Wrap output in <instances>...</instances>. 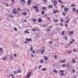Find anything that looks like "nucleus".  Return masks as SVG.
Wrapping results in <instances>:
<instances>
[{
	"mask_svg": "<svg viewBox=\"0 0 78 78\" xmlns=\"http://www.w3.org/2000/svg\"><path fill=\"white\" fill-rule=\"evenodd\" d=\"M31 76V72H29L27 74V76H25V78H30V76Z\"/></svg>",
	"mask_w": 78,
	"mask_h": 78,
	"instance_id": "obj_1",
	"label": "nucleus"
},
{
	"mask_svg": "<svg viewBox=\"0 0 78 78\" xmlns=\"http://www.w3.org/2000/svg\"><path fill=\"white\" fill-rule=\"evenodd\" d=\"M33 8H34V9H36V11L37 12H39V10L37 9H38V7L36 6H34L33 7Z\"/></svg>",
	"mask_w": 78,
	"mask_h": 78,
	"instance_id": "obj_2",
	"label": "nucleus"
},
{
	"mask_svg": "<svg viewBox=\"0 0 78 78\" xmlns=\"http://www.w3.org/2000/svg\"><path fill=\"white\" fill-rule=\"evenodd\" d=\"M69 9L67 8V7H65L64 8V11H65V12H67L69 10Z\"/></svg>",
	"mask_w": 78,
	"mask_h": 78,
	"instance_id": "obj_3",
	"label": "nucleus"
},
{
	"mask_svg": "<svg viewBox=\"0 0 78 78\" xmlns=\"http://www.w3.org/2000/svg\"><path fill=\"white\" fill-rule=\"evenodd\" d=\"M20 3H22V2L23 3V4H25V0H21L19 1Z\"/></svg>",
	"mask_w": 78,
	"mask_h": 78,
	"instance_id": "obj_4",
	"label": "nucleus"
},
{
	"mask_svg": "<svg viewBox=\"0 0 78 78\" xmlns=\"http://www.w3.org/2000/svg\"><path fill=\"white\" fill-rule=\"evenodd\" d=\"M13 58H14V57H13V56L12 55H10V57L9 58V59L10 60H13Z\"/></svg>",
	"mask_w": 78,
	"mask_h": 78,
	"instance_id": "obj_5",
	"label": "nucleus"
},
{
	"mask_svg": "<svg viewBox=\"0 0 78 78\" xmlns=\"http://www.w3.org/2000/svg\"><path fill=\"white\" fill-rule=\"evenodd\" d=\"M32 2L31 0H29L27 2V4L28 5H30V3H31Z\"/></svg>",
	"mask_w": 78,
	"mask_h": 78,
	"instance_id": "obj_6",
	"label": "nucleus"
},
{
	"mask_svg": "<svg viewBox=\"0 0 78 78\" xmlns=\"http://www.w3.org/2000/svg\"><path fill=\"white\" fill-rule=\"evenodd\" d=\"M26 41H28V42H30V41H32V39L31 38H26Z\"/></svg>",
	"mask_w": 78,
	"mask_h": 78,
	"instance_id": "obj_7",
	"label": "nucleus"
},
{
	"mask_svg": "<svg viewBox=\"0 0 78 78\" xmlns=\"http://www.w3.org/2000/svg\"><path fill=\"white\" fill-rule=\"evenodd\" d=\"M66 61H67L66 60H62L59 61V62L61 63H64V62H66Z\"/></svg>",
	"mask_w": 78,
	"mask_h": 78,
	"instance_id": "obj_8",
	"label": "nucleus"
},
{
	"mask_svg": "<svg viewBox=\"0 0 78 78\" xmlns=\"http://www.w3.org/2000/svg\"><path fill=\"white\" fill-rule=\"evenodd\" d=\"M22 14H23V16H27V12H26V11L23 12Z\"/></svg>",
	"mask_w": 78,
	"mask_h": 78,
	"instance_id": "obj_9",
	"label": "nucleus"
},
{
	"mask_svg": "<svg viewBox=\"0 0 78 78\" xmlns=\"http://www.w3.org/2000/svg\"><path fill=\"white\" fill-rule=\"evenodd\" d=\"M38 22H42V20L41 18H39L38 19Z\"/></svg>",
	"mask_w": 78,
	"mask_h": 78,
	"instance_id": "obj_10",
	"label": "nucleus"
},
{
	"mask_svg": "<svg viewBox=\"0 0 78 78\" xmlns=\"http://www.w3.org/2000/svg\"><path fill=\"white\" fill-rule=\"evenodd\" d=\"M59 12V10H56L53 11V14H56V12Z\"/></svg>",
	"mask_w": 78,
	"mask_h": 78,
	"instance_id": "obj_11",
	"label": "nucleus"
},
{
	"mask_svg": "<svg viewBox=\"0 0 78 78\" xmlns=\"http://www.w3.org/2000/svg\"><path fill=\"white\" fill-rule=\"evenodd\" d=\"M44 60H45V61H47V60L48 59V57H47L46 56H44Z\"/></svg>",
	"mask_w": 78,
	"mask_h": 78,
	"instance_id": "obj_12",
	"label": "nucleus"
},
{
	"mask_svg": "<svg viewBox=\"0 0 78 78\" xmlns=\"http://www.w3.org/2000/svg\"><path fill=\"white\" fill-rule=\"evenodd\" d=\"M72 61L74 63H75V62H76V60H75V59L73 58L72 59Z\"/></svg>",
	"mask_w": 78,
	"mask_h": 78,
	"instance_id": "obj_13",
	"label": "nucleus"
},
{
	"mask_svg": "<svg viewBox=\"0 0 78 78\" xmlns=\"http://www.w3.org/2000/svg\"><path fill=\"white\" fill-rule=\"evenodd\" d=\"M53 72H54V73H58V71L56 70V69H54V70H53Z\"/></svg>",
	"mask_w": 78,
	"mask_h": 78,
	"instance_id": "obj_14",
	"label": "nucleus"
},
{
	"mask_svg": "<svg viewBox=\"0 0 78 78\" xmlns=\"http://www.w3.org/2000/svg\"><path fill=\"white\" fill-rule=\"evenodd\" d=\"M13 73L14 74V75H16V74L17 73V71L16 70H14L13 72Z\"/></svg>",
	"mask_w": 78,
	"mask_h": 78,
	"instance_id": "obj_15",
	"label": "nucleus"
},
{
	"mask_svg": "<svg viewBox=\"0 0 78 78\" xmlns=\"http://www.w3.org/2000/svg\"><path fill=\"white\" fill-rule=\"evenodd\" d=\"M7 57L6 56H5V57H4V58H2V60H4L5 61V60H6V59H7Z\"/></svg>",
	"mask_w": 78,
	"mask_h": 78,
	"instance_id": "obj_16",
	"label": "nucleus"
},
{
	"mask_svg": "<svg viewBox=\"0 0 78 78\" xmlns=\"http://www.w3.org/2000/svg\"><path fill=\"white\" fill-rule=\"evenodd\" d=\"M73 34V31H70L69 33V34Z\"/></svg>",
	"mask_w": 78,
	"mask_h": 78,
	"instance_id": "obj_17",
	"label": "nucleus"
},
{
	"mask_svg": "<svg viewBox=\"0 0 78 78\" xmlns=\"http://www.w3.org/2000/svg\"><path fill=\"white\" fill-rule=\"evenodd\" d=\"M48 8H53V5H49L48 6Z\"/></svg>",
	"mask_w": 78,
	"mask_h": 78,
	"instance_id": "obj_18",
	"label": "nucleus"
},
{
	"mask_svg": "<svg viewBox=\"0 0 78 78\" xmlns=\"http://www.w3.org/2000/svg\"><path fill=\"white\" fill-rule=\"evenodd\" d=\"M69 22H70V19H69L68 20L66 21V23H68Z\"/></svg>",
	"mask_w": 78,
	"mask_h": 78,
	"instance_id": "obj_19",
	"label": "nucleus"
},
{
	"mask_svg": "<svg viewBox=\"0 0 78 78\" xmlns=\"http://www.w3.org/2000/svg\"><path fill=\"white\" fill-rule=\"evenodd\" d=\"M59 72L60 73H63V72H65V71L63 70H60L59 71Z\"/></svg>",
	"mask_w": 78,
	"mask_h": 78,
	"instance_id": "obj_20",
	"label": "nucleus"
},
{
	"mask_svg": "<svg viewBox=\"0 0 78 78\" xmlns=\"http://www.w3.org/2000/svg\"><path fill=\"white\" fill-rule=\"evenodd\" d=\"M14 11L13 12V13H14V14H16V13H17V12H16V11L13 10Z\"/></svg>",
	"mask_w": 78,
	"mask_h": 78,
	"instance_id": "obj_21",
	"label": "nucleus"
},
{
	"mask_svg": "<svg viewBox=\"0 0 78 78\" xmlns=\"http://www.w3.org/2000/svg\"><path fill=\"white\" fill-rule=\"evenodd\" d=\"M45 11H42L41 12V14L43 15H44L45 14Z\"/></svg>",
	"mask_w": 78,
	"mask_h": 78,
	"instance_id": "obj_22",
	"label": "nucleus"
},
{
	"mask_svg": "<svg viewBox=\"0 0 78 78\" xmlns=\"http://www.w3.org/2000/svg\"><path fill=\"white\" fill-rule=\"evenodd\" d=\"M72 39V41H71L70 42L69 44H72V43H73V42L74 41V40L73 39Z\"/></svg>",
	"mask_w": 78,
	"mask_h": 78,
	"instance_id": "obj_23",
	"label": "nucleus"
},
{
	"mask_svg": "<svg viewBox=\"0 0 78 78\" xmlns=\"http://www.w3.org/2000/svg\"><path fill=\"white\" fill-rule=\"evenodd\" d=\"M42 9H43V10H45L46 9H47V7H44L43 8H42Z\"/></svg>",
	"mask_w": 78,
	"mask_h": 78,
	"instance_id": "obj_24",
	"label": "nucleus"
},
{
	"mask_svg": "<svg viewBox=\"0 0 78 78\" xmlns=\"http://www.w3.org/2000/svg\"><path fill=\"white\" fill-rule=\"evenodd\" d=\"M66 64H63L62 65V67H66Z\"/></svg>",
	"mask_w": 78,
	"mask_h": 78,
	"instance_id": "obj_25",
	"label": "nucleus"
},
{
	"mask_svg": "<svg viewBox=\"0 0 78 78\" xmlns=\"http://www.w3.org/2000/svg\"><path fill=\"white\" fill-rule=\"evenodd\" d=\"M32 20H33V21H34V22H36V19H34V18H33L32 19Z\"/></svg>",
	"mask_w": 78,
	"mask_h": 78,
	"instance_id": "obj_26",
	"label": "nucleus"
},
{
	"mask_svg": "<svg viewBox=\"0 0 78 78\" xmlns=\"http://www.w3.org/2000/svg\"><path fill=\"white\" fill-rule=\"evenodd\" d=\"M45 50H42L41 52V54H44V52H45Z\"/></svg>",
	"mask_w": 78,
	"mask_h": 78,
	"instance_id": "obj_27",
	"label": "nucleus"
},
{
	"mask_svg": "<svg viewBox=\"0 0 78 78\" xmlns=\"http://www.w3.org/2000/svg\"><path fill=\"white\" fill-rule=\"evenodd\" d=\"M47 30L48 32H49L50 31H51V29H47Z\"/></svg>",
	"mask_w": 78,
	"mask_h": 78,
	"instance_id": "obj_28",
	"label": "nucleus"
},
{
	"mask_svg": "<svg viewBox=\"0 0 78 78\" xmlns=\"http://www.w3.org/2000/svg\"><path fill=\"white\" fill-rule=\"evenodd\" d=\"M46 69L45 68H44L42 69V70L43 71H45L46 70Z\"/></svg>",
	"mask_w": 78,
	"mask_h": 78,
	"instance_id": "obj_29",
	"label": "nucleus"
},
{
	"mask_svg": "<svg viewBox=\"0 0 78 78\" xmlns=\"http://www.w3.org/2000/svg\"><path fill=\"white\" fill-rule=\"evenodd\" d=\"M17 73H21V71L20 70H18L17 72Z\"/></svg>",
	"mask_w": 78,
	"mask_h": 78,
	"instance_id": "obj_30",
	"label": "nucleus"
},
{
	"mask_svg": "<svg viewBox=\"0 0 78 78\" xmlns=\"http://www.w3.org/2000/svg\"><path fill=\"white\" fill-rule=\"evenodd\" d=\"M30 55H31V56L32 58H34V55L33 54H31Z\"/></svg>",
	"mask_w": 78,
	"mask_h": 78,
	"instance_id": "obj_31",
	"label": "nucleus"
},
{
	"mask_svg": "<svg viewBox=\"0 0 78 78\" xmlns=\"http://www.w3.org/2000/svg\"><path fill=\"white\" fill-rule=\"evenodd\" d=\"M73 11H76V9L75 8H73Z\"/></svg>",
	"mask_w": 78,
	"mask_h": 78,
	"instance_id": "obj_32",
	"label": "nucleus"
},
{
	"mask_svg": "<svg viewBox=\"0 0 78 78\" xmlns=\"http://www.w3.org/2000/svg\"><path fill=\"white\" fill-rule=\"evenodd\" d=\"M53 57L55 59H56V58H57V56L55 55H54Z\"/></svg>",
	"mask_w": 78,
	"mask_h": 78,
	"instance_id": "obj_33",
	"label": "nucleus"
},
{
	"mask_svg": "<svg viewBox=\"0 0 78 78\" xmlns=\"http://www.w3.org/2000/svg\"><path fill=\"white\" fill-rule=\"evenodd\" d=\"M71 6L73 7H75L76 6L74 4H71Z\"/></svg>",
	"mask_w": 78,
	"mask_h": 78,
	"instance_id": "obj_34",
	"label": "nucleus"
},
{
	"mask_svg": "<svg viewBox=\"0 0 78 78\" xmlns=\"http://www.w3.org/2000/svg\"><path fill=\"white\" fill-rule=\"evenodd\" d=\"M59 24L61 26H62V27H63V24H62V23H59Z\"/></svg>",
	"mask_w": 78,
	"mask_h": 78,
	"instance_id": "obj_35",
	"label": "nucleus"
},
{
	"mask_svg": "<svg viewBox=\"0 0 78 78\" xmlns=\"http://www.w3.org/2000/svg\"><path fill=\"white\" fill-rule=\"evenodd\" d=\"M64 37L66 40H67V36H65Z\"/></svg>",
	"mask_w": 78,
	"mask_h": 78,
	"instance_id": "obj_36",
	"label": "nucleus"
},
{
	"mask_svg": "<svg viewBox=\"0 0 78 78\" xmlns=\"http://www.w3.org/2000/svg\"><path fill=\"white\" fill-rule=\"evenodd\" d=\"M44 60H42L41 61H40L41 63H44Z\"/></svg>",
	"mask_w": 78,
	"mask_h": 78,
	"instance_id": "obj_37",
	"label": "nucleus"
},
{
	"mask_svg": "<svg viewBox=\"0 0 78 78\" xmlns=\"http://www.w3.org/2000/svg\"><path fill=\"white\" fill-rule=\"evenodd\" d=\"M63 15H64V16H66V13L64 12H62Z\"/></svg>",
	"mask_w": 78,
	"mask_h": 78,
	"instance_id": "obj_38",
	"label": "nucleus"
},
{
	"mask_svg": "<svg viewBox=\"0 0 78 78\" xmlns=\"http://www.w3.org/2000/svg\"><path fill=\"white\" fill-rule=\"evenodd\" d=\"M14 30L15 31H17V28H16V27H14Z\"/></svg>",
	"mask_w": 78,
	"mask_h": 78,
	"instance_id": "obj_39",
	"label": "nucleus"
},
{
	"mask_svg": "<svg viewBox=\"0 0 78 78\" xmlns=\"http://www.w3.org/2000/svg\"><path fill=\"white\" fill-rule=\"evenodd\" d=\"M44 2H45V3H47V0H43Z\"/></svg>",
	"mask_w": 78,
	"mask_h": 78,
	"instance_id": "obj_40",
	"label": "nucleus"
},
{
	"mask_svg": "<svg viewBox=\"0 0 78 78\" xmlns=\"http://www.w3.org/2000/svg\"><path fill=\"white\" fill-rule=\"evenodd\" d=\"M62 20H60L61 22H64V20L63 19V18H62Z\"/></svg>",
	"mask_w": 78,
	"mask_h": 78,
	"instance_id": "obj_41",
	"label": "nucleus"
},
{
	"mask_svg": "<svg viewBox=\"0 0 78 78\" xmlns=\"http://www.w3.org/2000/svg\"><path fill=\"white\" fill-rule=\"evenodd\" d=\"M64 33H65L64 31H63L62 33V35H64Z\"/></svg>",
	"mask_w": 78,
	"mask_h": 78,
	"instance_id": "obj_42",
	"label": "nucleus"
},
{
	"mask_svg": "<svg viewBox=\"0 0 78 78\" xmlns=\"http://www.w3.org/2000/svg\"><path fill=\"white\" fill-rule=\"evenodd\" d=\"M11 2H12L13 3H15V0H11Z\"/></svg>",
	"mask_w": 78,
	"mask_h": 78,
	"instance_id": "obj_43",
	"label": "nucleus"
},
{
	"mask_svg": "<svg viewBox=\"0 0 78 78\" xmlns=\"http://www.w3.org/2000/svg\"><path fill=\"white\" fill-rule=\"evenodd\" d=\"M72 72L73 73H75V70L74 69H73L72 70Z\"/></svg>",
	"mask_w": 78,
	"mask_h": 78,
	"instance_id": "obj_44",
	"label": "nucleus"
},
{
	"mask_svg": "<svg viewBox=\"0 0 78 78\" xmlns=\"http://www.w3.org/2000/svg\"><path fill=\"white\" fill-rule=\"evenodd\" d=\"M41 67H42V66L40 65L38 66V69H40V68H41Z\"/></svg>",
	"mask_w": 78,
	"mask_h": 78,
	"instance_id": "obj_45",
	"label": "nucleus"
},
{
	"mask_svg": "<svg viewBox=\"0 0 78 78\" xmlns=\"http://www.w3.org/2000/svg\"><path fill=\"white\" fill-rule=\"evenodd\" d=\"M58 2L61 3H62V1L61 0H58Z\"/></svg>",
	"mask_w": 78,
	"mask_h": 78,
	"instance_id": "obj_46",
	"label": "nucleus"
},
{
	"mask_svg": "<svg viewBox=\"0 0 78 78\" xmlns=\"http://www.w3.org/2000/svg\"><path fill=\"white\" fill-rule=\"evenodd\" d=\"M58 21V20H56L54 21V22H57Z\"/></svg>",
	"mask_w": 78,
	"mask_h": 78,
	"instance_id": "obj_47",
	"label": "nucleus"
},
{
	"mask_svg": "<svg viewBox=\"0 0 78 78\" xmlns=\"http://www.w3.org/2000/svg\"><path fill=\"white\" fill-rule=\"evenodd\" d=\"M36 30H37V31H40V30L37 28H36Z\"/></svg>",
	"mask_w": 78,
	"mask_h": 78,
	"instance_id": "obj_48",
	"label": "nucleus"
},
{
	"mask_svg": "<svg viewBox=\"0 0 78 78\" xmlns=\"http://www.w3.org/2000/svg\"><path fill=\"white\" fill-rule=\"evenodd\" d=\"M52 43H53V41H50L49 42V44H52Z\"/></svg>",
	"mask_w": 78,
	"mask_h": 78,
	"instance_id": "obj_49",
	"label": "nucleus"
},
{
	"mask_svg": "<svg viewBox=\"0 0 78 78\" xmlns=\"http://www.w3.org/2000/svg\"><path fill=\"white\" fill-rule=\"evenodd\" d=\"M58 5V3H56L53 4L54 6H56V5Z\"/></svg>",
	"mask_w": 78,
	"mask_h": 78,
	"instance_id": "obj_50",
	"label": "nucleus"
},
{
	"mask_svg": "<svg viewBox=\"0 0 78 78\" xmlns=\"http://www.w3.org/2000/svg\"><path fill=\"white\" fill-rule=\"evenodd\" d=\"M9 17H10V18H13V16L12 15H10Z\"/></svg>",
	"mask_w": 78,
	"mask_h": 78,
	"instance_id": "obj_51",
	"label": "nucleus"
},
{
	"mask_svg": "<svg viewBox=\"0 0 78 78\" xmlns=\"http://www.w3.org/2000/svg\"><path fill=\"white\" fill-rule=\"evenodd\" d=\"M36 29H32V31H36Z\"/></svg>",
	"mask_w": 78,
	"mask_h": 78,
	"instance_id": "obj_52",
	"label": "nucleus"
},
{
	"mask_svg": "<svg viewBox=\"0 0 78 78\" xmlns=\"http://www.w3.org/2000/svg\"><path fill=\"white\" fill-rule=\"evenodd\" d=\"M10 76H14V75H13V74H11L10 75Z\"/></svg>",
	"mask_w": 78,
	"mask_h": 78,
	"instance_id": "obj_53",
	"label": "nucleus"
},
{
	"mask_svg": "<svg viewBox=\"0 0 78 78\" xmlns=\"http://www.w3.org/2000/svg\"><path fill=\"white\" fill-rule=\"evenodd\" d=\"M48 28H53V27L50 26Z\"/></svg>",
	"mask_w": 78,
	"mask_h": 78,
	"instance_id": "obj_54",
	"label": "nucleus"
},
{
	"mask_svg": "<svg viewBox=\"0 0 78 78\" xmlns=\"http://www.w3.org/2000/svg\"><path fill=\"white\" fill-rule=\"evenodd\" d=\"M18 11H21V9L20 8H18Z\"/></svg>",
	"mask_w": 78,
	"mask_h": 78,
	"instance_id": "obj_55",
	"label": "nucleus"
},
{
	"mask_svg": "<svg viewBox=\"0 0 78 78\" xmlns=\"http://www.w3.org/2000/svg\"><path fill=\"white\" fill-rule=\"evenodd\" d=\"M35 53V51L34 50L32 52V53Z\"/></svg>",
	"mask_w": 78,
	"mask_h": 78,
	"instance_id": "obj_56",
	"label": "nucleus"
},
{
	"mask_svg": "<svg viewBox=\"0 0 78 78\" xmlns=\"http://www.w3.org/2000/svg\"><path fill=\"white\" fill-rule=\"evenodd\" d=\"M64 75V74L63 73H61V75H62V76H63Z\"/></svg>",
	"mask_w": 78,
	"mask_h": 78,
	"instance_id": "obj_57",
	"label": "nucleus"
},
{
	"mask_svg": "<svg viewBox=\"0 0 78 78\" xmlns=\"http://www.w3.org/2000/svg\"><path fill=\"white\" fill-rule=\"evenodd\" d=\"M6 6H8V3H6L5 4Z\"/></svg>",
	"mask_w": 78,
	"mask_h": 78,
	"instance_id": "obj_58",
	"label": "nucleus"
},
{
	"mask_svg": "<svg viewBox=\"0 0 78 78\" xmlns=\"http://www.w3.org/2000/svg\"><path fill=\"white\" fill-rule=\"evenodd\" d=\"M54 2V3H57V1H54V2Z\"/></svg>",
	"mask_w": 78,
	"mask_h": 78,
	"instance_id": "obj_59",
	"label": "nucleus"
},
{
	"mask_svg": "<svg viewBox=\"0 0 78 78\" xmlns=\"http://www.w3.org/2000/svg\"><path fill=\"white\" fill-rule=\"evenodd\" d=\"M17 56V54H15L14 55V56H15V57H16V56Z\"/></svg>",
	"mask_w": 78,
	"mask_h": 78,
	"instance_id": "obj_60",
	"label": "nucleus"
},
{
	"mask_svg": "<svg viewBox=\"0 0 78 78\" xmlns=\"http://www.w3.org/2000/svg\"><path fill=\"white\" fill-rule=\"evenodd\" d=\"M0 51H3V49H0Z\"/></svg>",
	"mask_w": 78,
	"mask_h": 78,
	"instance_id": "obj_61",
	"label": "nucleus"
},
{
	"mask_svg": "<svg viewBox=\"0 0 78 78\" xmlns=\"http://www.w3.org/2000/svg\"><path fill=\"white\" fill-rule=\"evenodd\" d=\"M1 54H2V53H3L4 52V51H1Z\"/></svg>",
	"mask_w": 78,
	"mask_h": 78,
	"instance_id": "obj_62",
	"label": "nucleus"
},
{
	"mask_svg": "<svg viewBox=\"0 0 78 78\" xmlns=\"http://www.w3.org/2000/svg\"><path fill=\"white\" fill-rule=\"evenodd\" d=\"M68 54H70L71 53V52L69 51L68 52Z\"/></svg>",
	"mask_w": 78,
	"mask_h": 78,
	"instance_id": "obj_63",
	"label": "nucleus"
},
{
	"mask_svg": "<svg viewBox=\"0 0 78 78\" xmlns=\"http://www.w3.org/2000/svg\"><path fill=\"white\" fill-rule=\"evenodd\" d=\"M73 51H75V52H76V49H74Z\"/></svg>",
	"mask_w": 78,
	"mask_h": 78,
	"instance_id": "obj_64",
	"label": "nucleus"
}]
</instances>
